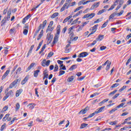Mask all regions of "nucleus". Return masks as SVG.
<instances>
[{"label":"nucleus","instance_id":"obj_48","mask_svg":"<svg viewBox=\"0 0 131 131\" xmlns=\"http://www.w3.org/2000/svg\"><path fill=\"white\" fill-rule=\"evenodd\" d=\"M63 74H65V71H60L58 76H61Z\"/></svg>","mask_w":131,"mask_h":131},{"label":"nucleus","instance_id":"obj_10","mask_svg":"<svg viewBox=\"0 0 131 131\" xmlns=\"http://www.w3.org/2000/svg\"><path fill=\"white\" fill-rule=\"evenodd\" d=\"M104 39V35H99L97 38H96L97 41H101Z\"/></svg>","mask_w":131,"mask_h":131},{"label":"nucleus","instance_id":"obj_57","mask_svg":"<svg viewBox=\"0 0 131 131\" xmlns=\"http://www.w3.org/2000/svg\"><path fill=\"white\" fill-rule=\"evenodd\" d=\"M97 43V40H94L93 42L90 44L91 47L95 46Z\"/></svg>","mask_w":131,"mask_h":131},{"label":"nucleus","instance_id":"obj_49","mask_svg":"<svg viewBox=\"0 0 131 131\" xmlns=\"http://www.w3.org/2000/svg\"><path fill=\"white\" fill-rule=\"evenodd\" d=\"M8 108H9V106L8 105H6L3 107L2 111H3V112H6V111H7V110H8Z\"/></svg>","mask_w":131,"mask_h":131},{"label":"nucleus","instance_id":"obj_63","mask_svg":"<svg viewBox=\"0 0 131 131\" xmlns=\"http://www.w3.org/2000/svg\"><path fill=\"white\" fill-rule=\"evenodd\" d=\"M74 35V33L73 32H72L70 34V37H71V39H72V38H73Z\"/></svg>","mask_w":131,"mask_h":131},{"label":"nucleus","instance_id":"obj_23","mask_svg":"<svg viewBox=\"0 0 131 131\" xmlns=\"http://www.w3.org/2000/svg\"><path fill=\"white\" fill-rule=\"evenodd\" d=\"M96 14L92 13L91 14H89V18L87 19V20H89V19H92V18H94V17H95Z\"/></svg>","mask_w":131,"mask_h":131},{"label":"nucleus","instance_id":"obj_60","mask_svg":"<svg viewBox=\"0 0 131 131\" xmlns=\"http://www.w3.org/2000/svg\"><path fill=\"white\" fill-rule=\"evenodd\" d=\"M131 61V58H129L126 61V66H127V65H128V64L129 63V62H130Z\"/></svg>","mask_w":131,"mask_h":131},{"label":"nucleus","instance_id":"obj_55","mask_svg":"<svg viewBox=\"0 0 131 131\" xmlns=\"http://www.w3.org/2000/svg\"><path fill=\"white\" fill-rule=\"evenodd\" d=\"M30 17H31V14H28L24 18L27 21V20H28V19H29Z\"/></svg>","mask_w":131,"mask_h":131},{"label":"nucleus","instance_id":"obj_3","mask_svg":"<svg viewBox=\"0 0 131 131\" xmlns=\"http://www.w3.org/2000/svg\"><path fill=\"white\" fill-rule=\"evenodd\" d=\"M50 63H51V60H48L47 61V60L43 59L41 62V66H43V67H46V66H49Z\"/></svg>","mask_w":131,"mask_h":131},{"label":"nucleus","instance_id":"obj_40","mask_svg":"<svg viewBox=\"0 0 131 131\" xmlns=\"http://www.w3.org/2000/svg\"><path fill=\"white\" fill-rule=\"evenodd\" d=\"M19 109H20V104H19V103H17L16 104L15 110L16 111H18Z\"/></svg>","mask_w":131,"mask_h":131},{"label":"nucleus","instance_id":"obj_20","mask_svg":"<svg viewBox=\"0 0 131 131\" xmlns=\"http://www.w3.org/2000/svg\"><path fill=\"white\" fill-rule=\"evenodd\" d=\"M125 104V103L123 102L120 104L119 105L117 106V108H118V109H119L120 108H123V107L124 108V107L125 106H124Z\"/></svg>","mask_w":131,"mask_h":131},{"label":"nucleus","instance_id":"obj_24","mask_svg":"<svg viewBox=\"0 0 131 131\" xmlns=\"http://www.w3.org/2000/svg\"><path fill=\"white\" fill-rule=\"evenodd\" d=\"M105 106H102L101 107L99 110H97L98 111H96L97 112V113L99 114V113H101V112H102V111H103V110H104V109H105Z\"/></svg>","mask_w":131,"mask_h":131},{"label":"nucleus","instance_id":"obj_6","mask_svg":"<svg viewBox=\"0 0 131 131\" xmlns=\"http://www.w3.org/2000/svg\"><path fill=\"white\" fill-rule=\"evenodd\" d=\"M89 55V53L88 52H82L79 54L78 55V58H84L86 57V56Z\"/></svg>","mask_w":131,"mask_h":131},{"label":"nucleus","instance_id":"obj_33","mask_svg":"<svg viewBox=\"0 0 131 131\" xmlns=\"http://www.w3.org/2000/svg\"><path fill=\"white\" fill-rule=\"evenodd\" d=\"M74 79V77L73 76H72L71 77L68 78L67 80L69 82H71V81H73Z\"/></svg>","mask_w":131,"mask_h":131},{"label":"nucleus","instance_id":"obj_44","mask_svg":"<svg viewBox=\"0 0 131 131\" xmlns=\"http://www.w3.org/2000/svg\"><path fill=\"white\" fill-rule=\"evenodd\" d=\"M125 89H126V86L124 85L123 87H122L119 90V93H121V92L124 91V90H125Z\"/></svg>","mask_w":131,"mask_h":131},{"label":"nucleus","instance_id":"obj_27","mask_svg":"<svg viewBox=\"0 0 131 131\" xmlns=\"http://www.w3.org/2000/svg\"><path fill=\"white\" fill-rule=\"evenodd\" d=\"M10 116V114H7L5 117L3 118V121H6L8 118H9V117Z\"/></svg>","mask_w":131,"mask_h":131},{"label":"nucleus","instance_id":"obj_64","mask_svg":"<svg viewBox=\"0 0 131 131\" xmlns=\"http://www.w3.org/2000/svg\"><path fill=\"white\" fill-rule=\"evenodd\" d=\"M86 18L89 19V14H85L82 17V19H85Z\"/></svg>","mask_w":131,"mask_h":131},{"label":"nucleus","instance_id":"obj_58","mask_svg":"<svg viewBox=\"0 0 131 131\" xmlns=\"http://www.w3.org/2000/svg\"><path fill=\"white\" fill-rule=\"evenodd\" d=\"M70 57H62L60 58V60H68V59H70Z\"/></svg>","mask_w":131,"mask_h":131},{"label":"nucleus","instance_id":"obj_7","mask_svg":"<svg viewBox=\"0 0 131 131\" xmlns=\"http://www.w3.org/2000/svg\"><path fill=\"white\" fill-rule=\"evenodd\" d=\"M34 48V45H33L31 46L30 50L27 55V58H28L29 57V55L32 53V50Z\"/></svg>","mask_w":131,"mask_h":131},{"label":"nucleus","instance_id":"obj_45","mask_svg":"<svg viewBox=\"0 0 131 131\" xmlns=\"http://www.w3.org/2000/svg\"><path fill=\"white\" fill-rule=\"evenodd\" d=\"M59 69V67L58 66L57 64H55V67H54V72H57Z\"/></svg>","mask_w":131,"mask_h":131},{"label":"nucleus","instance_id":"obj_50","mask_svg":"<svg viewBox=\"0 0 131 131\" xmlns=\"http://www.w3.org/2000/svg\"><path fill=\"white\" fill-rule=\"evenodd\" d=\"M6 22H7V18H4L2 20V26H3V25H5V23H6Z\"/></svg>","mask_w":131,"mask_h":131},{"label":"nucleus","instance_id":"obj_12","mask_svg":"<svg viewBox=\"0 0 131 131\" xmlns=\"http://www.w3.org/2000/svg\"><path fill=\"white\" fill-rule=\"evenodd\" d=\"M35 106V104L34 103H29L27 105V107H29V109H30L31 110H32V109H34Z\"/></svg>","mask_w":131,"mask_h":131},{"label":"nucleus","instance_id":"obj_59","mask_svg":"<svg viewBox=\"0 0 131 131\" xmlns=\"http://www.w3.org/2000/svg\"><path fill=\"white\" fill-rule=\"evenodd\" d=\"M84 76L83 77H81L80 78H78V80H79V81H81V80H83V79H84Z\"/></svg>","mask_w":131,"mask_h":131},{"label":"nucleus","instance_id":"obj_61","mask_svg":"<svg viewBox=\"0 0 131 131\" xmlns=\"http://www.w3.org/2000/svg\"><path fill=\"white\" fill-rule=\"evenodd\" d=\"M124 12V11L123 10H122L121 12H120V13H118V16H121V15L123 14Z\"/></svg>","mask_w":131,"mask_h":131},{"label":"nucleus","instance_id":"obj_25","mask_svg":"<svg viewBox=\"0 0 131 131\" xmlns=\"http://www.w3.org/2000/svg\"><path fill=\"white\" fill-rule=\"evenodd\" d=\"M52 30H54V27L48 26L46 30V32L48 33L49 31H52Z\"/></svg>","mask_w":131,"mask_h":131},{"label":"nucleus","instance_id":"obj_8","mask_svg":"<svg viewBox=\"0 0 131 131\" xmlns=\"http://www.w3.org/2000/svg\"><path fill=\"white\" fill-rule=\"evenodd\" d=\"M10 73V70H8L6 71V72L4 73V74L3 75L2 80H4V79L8 76V75Z\"/></svg>","mask_w":131,"mask_h":131},{"label":"nucleus","instance_id":"obj_13","mask_svg":"<svg viewBox=\"0 0 131 131\" xmlns=\"http://www.w3.org/2000/svg\"><path fill=\"white\" fill-rule=\"evenodd\" d=\"M43 34V30H42L40 31V34L37 37V40H39V39H40V38H41V37H42Z\"/></svg>","mask_w":131,"mask_h":131},{"label":"nucleus","instance_id":"obj_31","mask_svg":"<svg viewBox=\"0 0 131 131\" xmlns=\"http://www.w3.org/2000/svg\"><path fill=\"white\" fill-rule=\"evenodd\" d=\"M96 114H98V112L97 111L95 112L94 113H93L92 114H91L89 116V117H90V118H92V117H93V116H95V115H96Z\"/></svg>","mask_w":131,"mask_h":131},{"label":"nucleus","instance_id":"obj_39","mask_svg":"<svg viewBox=\"0 0 131 131\" xmlns=\"http://www.w3.org/2000/svg\"><path fill=\"white\" fill-rule=\"evenodd\" d=\"M109 101V99H105L102 101H101L99 103L100 105H102V104H104V103H106V102H108Z\"/></svg>","mask_w":131,"mask_h":131},{"label":"nucleus","instance_id":"obj_36","mask_svg":"<svg viewBox=\"0 0 131 131\" xmlns=\"http://www.w3.org/2000/svg\"><path fill=\"white\" fill-rule=\"evenodd\" d=\"M108 20H107L102 25V26H101V28H105V27H106V26L108 25Z\"/></svg>","mask_w":131,"mask_h":131},{"label":"nucleus","instance_id":"obj_43","mask_svg":"<svg viewBox=\"0 0 131 131\" xmlns=\"http://www.w3.org/2000/svg\"><path fill=\"white\" fill-rule=\"evenodd\" d=\"M117 109H118V108H117V106L116 107H115V108L112 109V110H111L110 111V114H112V113H113L115 111H117Z\"/></svg>","mask_w":131,"mask_h":131},{"label":"nucleus","instance_id":"obj_19","mask_svg":"<svg viewBox=\"0 0 131 131\" xmlns=\"http://www.w3.org/2000/svg\"><path fill=\"white\" fill-rule=\"evenodd\" d=\"M58 16H59V13L55 12L51 15V17L52 18V19H54V18H56V17H58Z\"/></svg>","mask_w":131,"mask_h":131},{"label":"nucleus","instance_id":"obj_53","mask_svg":"<svg viewBox=\"0 0 131 131\" xmlns=\"http://www.w3.org/2000/svg\"><path fill=\"white\" fill-rule=\"evenodd\" d=\"M115 6H116V5H112V6L110 7V8L107 10V11H112V10H113V9H114V8H115Z\"/></svg>","mask_w":131,"mask_h":131},{"label":"nucleus","instance_id":"obj_51","mask_svg":"<svg viewBox=\"0 0 131 131\" xmlns=\"http://www.w3.org/2000/svg\"><path fill=\"white\" fill-rule=\"evenodd\" d=\"M28 33V30L25 29L23 31V34L24 35H27V34Z\"/></svg>","mask_w":131,"mask_h":131},{"label":"nucleus","instance_id":"obj_30","mask_svg":"<svg viewBox=\"0 0 131 131\" xmlns=\"http://www.w3.org/2000/svg\"><path fill=\"white\" fill-rule=\"evenodd\" d=\"M100 6V2L95 3L93 5V8H98Z\"/></svg>","mask_w":131,"mask_h":131},{"label":"nucleus","instance_id":"obj_5","mask_svg":"<svg viewBox=\"0 0 131 131\" xmlns=\"http://www.w3.org/2000/svg\"><path fill=\"white\" fill-rule=\"evenodd\" d=\"M28 79H29V75H27L25 77V78L22 80L21 84L22 85H24V84H25V83H26L27 81H28Z\"/></svg>","mask_w":131,"mask_h":131},{"label":"nucleus","instance_id":"obj_34","mask_svg":"<svg viewBox=\"0 0 131 131\" xmlns=\"http://www.w3.org/2000/svg\"><path fill=\"white\" fill-rule=\"evenodd\" d=\"M82 10L79 11L78 13H77L76 14L74 15L73 18L75 17H77V16H79V15H80V14H82Z\"/></svg>","mask_w":131,"mask_h":131},{"label":"nucleus","instance_id":"obj_4","mask_svg":"<svg viewBox=\"0 0 131 131\" xmlns=\"http://www.w3.org/2000/svg\"><path fill=\"white\" fill-rule=\"evenodd\" d=\"M19 82V79H16L12 82L9 85V89H13Z\"/></svg>","mask_w":131,"mask_h":131},{"label":"nucleus","instance_id":"obj_46","mask_svg":"<svg viewBox=\"0 0 131 131\" xmlns=\"http://www.w3.org/2000/svg\"><path fill=\"white\" fill-rule=\"evenodd\" d=\"M6 123H4L3 125H2L1 127L0 130L1 131L4 130V129H5V128H6Z\"/></svg>","mask_w":131,"mask_h":131},{"label":"nucleus","instance_id":"obj_26","mask_svg":"<svg viewBox=\"0 0 131 131\" xmlns=\"http://www.w3.org/2000/svg\"><path fill=\"white\" fill-rule=\"evenodd\" d=\"M77 68V66L76 64L73 65L69 69L70 71H72L73 70H74V69H76Z\"/></svg>","mask_w":131,"mask_h":131},{"label":"nucleus","instance_id":"obj_17","mask_svg":"<svg viewBox=\"0 0 131 131\" xmlns=\"http://www.w3.org/2000/svg\"><path fill=\"white\" fill-rule=\"evenodd\" d=\"M40 72L39 70H37L34 72V77H37L38 76V73Z\"/></svg>","mask_w":131,"mask_h":131},{"label":"nucleus","instance_id":"obj_38","mask_svg":"<svg viewBox=\"0 0 131 131\" xmlns=\"http://www.w3.org/2000/svg\"><path fill=\"white\" fill-rule=\"evenodd\" d=\"M86 126H88V124L82 123L80 126V128L81 129L84 128V127H86Z\"/></svg>","mask_w":131,"mask_h":131},{"label":"nucleus","instance_id":"obj_18","mask_svg":"<svg viewBox=\"0 0 131 131\" xmlns=\"http://www.w3.org/2000/svg\"><path fill=\"white\" fill-rule=\"evenodd\" d=\"M21 67H19L17 68V69L16 70L15 72L14 73V74H15V75H17V74H20V72H21Z\"/></svg>","mask_w":131,"mask_h":131},{"label":"nucleus","instance_id":"obj_14","mask_svg":"<svg viewBox=\"0 0 131 131\" xmlns=\"http://www.w3.org/2000/svg\"><path fill=\"white\" fill-rule=\"evenodd\" d=\"M43 74L44 75V76H45V77H47V78H49V72L48 71V70H45L43 72Z\"/></svg>","mask_w":131,"mask_h":131},{"label":"nucleus","instance_id":"obj_42","mask_svg":"<svg viewBox=\"0 0 131 131\" xmlns=\"http://www.w3.org/2000/svg\"><path fill=\"white\" fill-rule=\"evenodd\" d=\"M82 8H83V6H80L78 8H77L75 10H74V12H76L78 11H79L80 10H81L82 9Z\"/></svg>","mask_w":131,"mask_h":131},{"label":"nucleus","instance_id":"obj_56","mask_svg":"<svg viewBox=\"0 0 131 131\" xmlns=\"http://www.w3.org/2000/svg\"><path fill=\"white\" fill-rule=\"evenodd\" d=\"M119 95H120V94L118 93L117 94H116L115 96H113V99L114 100L115 99H116V98H117L118 97H119Z\"/></svg>","mask_w":131,"mask_h":131},{"label":"nucleus","instance_id":"obj_15","mask_svg":"<svg viewBox=\"0 0 131 131\" xmlns=\"http://www.w3.org/2000/svg\"><path fill=\"white\" fill-rule=\"evenodd\" d=\"M71 18H72V15H70L68 16L63 20V23H66V22H67L68 21H69V20H70Z\"/></svg>","mask_w":131,"mask_h":131},{"label":"nucleus","instance_id":"obj_28","mask_svg":"<svg viewBox=\"0 0 131 131\" xmlns=\"http://www.w3.org/2000/svg\"><path fill=\"white\" fill-rule=\"evenodd\" d=\"M46 25H47V20H45L43 21V23L42 24V26H41L42 29H44Z\"/></svg>","mask_w":131,"mask_h":131},{"label":"nucleus","instance_id":"obj_37","mask_svg":"<svg viewBox=\"0 0 131 131\" xmlns=\"http://www.w3.org/2000/svg\"><path fill=\"white\" fill-rule=\"evenodd\" d=\"M118 85H119V83H116L111 86V89H114V88H117Z\"/></svg>","mask_w":131,"mask_h":131},{"label":"nucleus","instance_id":"obj_16","mask_svg":"<svg viewBox=\"0 0 131 131\" xmlns=\"http://www.w3.org/2000/svg\"><path fill=\"white\" fill-rule=\"evenodd\" d=\"M6 95H8V97H12L13 96H14V92H13V91L10 90L8 92V93H7Z\"/></svg>","mask_w":131,"mask_h":131},{"label":"nucleus","instance_id":"obj_41","mask_svg":"<svg viewBox=\"0 0 131 131\" xmlns=\"http://www.w3.org/2000/svg\"><path fill=\"white\" fill-rule=\"evenodd\" d=\"M78 20H79V18H76L75 20H74L71 24V25H74V24H76L77 22L78 21Z\"/></svg>","mask_w":131,"mask_h":131},{"label":"nucleus","instance_id":"obj_54","mask_svg":"<svg viewBox=\"0 0 131 131\" xmlns=\"http://www.w3.org/2000/svg\"><path fill=\"white\" fill-rule=\"evenodd\" d=\"M117 92V90H115L114 91L111 92L108 95L109 96H111V95H114Z\"/></svg>","mask_w":131,"mask_h":131},{"label":"nucleus","instance_id":"obj_9","mask_svg":"<svg viewBox=\"0 0 131 131\" xmlns=\"http://www.w3.org/2000/svg\"><path fill=\"white\" fill-rule=\"evenodd\" d=\"M34 65H35V63H34V62L32 63L30 65V66L28 67L26 72H28V71H29V70H31V69H32V68H33V67H34Z\"/></svg>","mask_w":131,"mask_h":131},{"label":"nucleus","instance_id":"obj_11","mask_svg":"<svg viewBox=\"0 0 131 131\" xmlns=\"http://www.w3.org/2000/svg\"><path fill=\"white\" fill-rule=\"evenodd\" d=\"M22 92H23V90L22 89H19L17 90L15 94L16 97H19V96H20V95H21V94L22 93Z\"/></svg>","mask_w":131,"mask_h":131},{"label":"nucleus","instance_id":"obj_35","mask_svg":"<svg viewBox=\"0 0 131 131\" xmlns=\"http://www.w3.org/2000/svg\"><path fill=\"white\" fill-rule=\"evenodd\" d=\"M104 12H106L105 9H102L101 10H100L97 13V15H102V14H103V13H104Z\"/></svg>","mask_w":131,"mask_h":131},{"label":"nucleus","instance_id":"obj_47","mask_svg":"<svg viewBox=\"0 0 131 131\" xmlns=\"http://www.w3.org/2000/svg\"><path fill=\"white\" fill-rule=\"evenodd\" d=\"M79 113V114H82L83 115V114H85V113H86V112L84 109H83L80 111Z\"/></svg>","mask_w":131,"mask_h":131},{"label":"nucleus","instance_id":"obj_2","mask_svg":"<svg viewBox=\"0 0 131 131\" xmlns=\"http://www.w3.org/2000/svg\"><path fill=\"white\" fill-rule=\"evenodd\" d=\"M106 67L105 68V70H106V71H108V70L110 69V66H111V62H110L109 60H107L105 62V63L102 64V66H106Z\"/></svg>","mask_w":131,"mask_h":131},{"label":"nucleus","instance_id":"obj_62","mask_svg":"<svg viewBox=\"0 0 131 131\" xmlns=\"http://www.w3.org/2000/svg\"><path fill=\"white\" fill-rule=\"evenodd\" d=\"M24 28H25V29H27V30H28V29H29V26L28 25V24H25V27H24Z\"/></svg>","mask_w":131,"mask_h":131},{"label":"nucleus","instance_id":"obj_21","mask_svg":"<svg viewBox=\"0 0 131 131\" xmlns=\"http://www.w3.org/2000/svg\"><path fill=\"white\" fill-rule=\"evenodd\" d=\"M66 7H67V3L64 4L63 6L61 7V8L60 10V12H63V11H65Z\"/></svg>","mask_w":131,"mask_h":131},{"label":"nucleus","instance_id":"obj_52","mask_svg":"<svg viewBox=\"0 0 131 131\" xmlns=\"http://www.w3.org/2000/svg\"><path fill=\"white\" fill-rule=\"evenodd\" d=\"M53 55L54 52H50L49 53H48L47 57H48L49 58H51V57H52V56H53Z\"/></svg>","mask_w":131,"mask_h":131},{"label":"nucleus","instance_id":"obj_1","mask_svg":"<svg viewBox=\"0 0 131 131\" xmlns=\"http://www.w3.org/2000/svg\"><path fill=\"white\" fill-rule=\"evenodd\" d=\"M57 32L56 34L55 35V36L54 37L53 41L52 42V47H54V45H56L57 42H58V39L59 38V35H60V32L61 31V26L60 25H58L56 28Z\"/></svg>","mask_w":131,"mask_h":131},{"label":"nucleus","instance_id":"obj_32","mask_svg":"<svg viewBox=\"0 0 131 131\" xmlns=\"http://www.w3.org/2000/svg\"><path fill=\"white\" fill-rule=\"evenodd\" d=\"M41 26H42V24H40L39 26L38 27V30H37L36 31H35V33H38L39 32V31H40V29H41Z\"/></svg>","mask_w":131,"mask_h":131},{"label":"nucleus","instance_id":"obj_29","mask_svg":"<svg viewBox=\"0 0 131 131\" xmlns=\"http://www.w3.org/2000/svg\"><path fill=\"white\" fill-rule=\"evenodd\" d=\"M117 123V121L116 120L109 122V124H110V125H116Z\"/></svg>","mask_w":131,"mask_h":131},{"label":"nucleus","instance_id":"obj_22","mask_svg":"<svg viewBox=\"0 0 131 131\" xmlns=\"http://www.w3.org/2000/svg\"><path fill=\"white\" fill-rule=\"evenodd\" d=\"M98 26H99V25H96L93 27L91 28L92 31H95V32H96L97 31V29H98Z\"/></svg>","mask_w":131,"mask_h":131}]
</instances>
